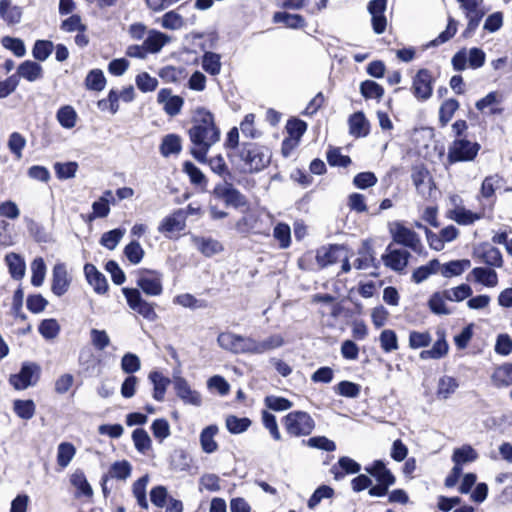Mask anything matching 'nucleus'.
Segmentation results:
<instances>
[{
    "label": "nucleus",
    "mask_w": 512,
    "mask_h": 512,
    "mask_svg": "<svg viewBox=\"0 0 512 512\" xmlns=\"http://www.w3.org/2000/svg\"><path fill=\"white\" fill-rule=\"evenodd\" d=\"M486 206L481 205L477 212H472L464 207H456L450 211L449 217L459 225H471L474 222L483 219L486 215Z\"/></svg>",
    "instance_id": "obj_20"
},
{
    "label": "nucleus",
    "mask_w": 512,
    "mask_h": 512,
    "mask_svg": "<svg viewBox=\"0 0 512 512\" xmlns=\"http://www.w3.org/2000/svg\"><path fill=\"white\" fill-rule=\"evenodd\" d=\"M380 347L385 353H391L399 348L397 334L392 329H384L379 336Z\"/></svg>",
    "instance_id": "obj_55"
},
{
    "label": "nucleus",
    "mask_w": 512,
    "mask_h": 512,
    "mask_svg": "<svg viewBox=\"0 0 512 512\" xmlns=\"http://www.w3.org/2000/svg\"><path fill=\"white\" fill-rule=\"evenodd\" d=\"M471 265L470 260L468 259H462V260H452L449 261L442 266L441 268V274L446 277L450 278L453 276H459L461 275L467 268H469Z\"/></svg>",
    "instance_id": "obj_46"
},
{
    "label": "nucleus",
    "mask_w": 512,
    "mask_h": 512,
    "mask_svg": "<svg viewBox=\"0 0 512 512\" xmlns=\"http://www.w3.org/2000/svg\"><path fill=\"white\" fill-rule=\"evenodd\" d=\"M501 102V95L497 91H491L485 97L479 99L475 103V107L480 112H485V109L489 108L488 115H501L504 112V108L499 106Z\"/></svg>",
    "instance_id": "obj_27"
},
{
    "label": "nucleus",
    "mask_w": 512,
    "mask_h": 512,
    "mask_svg": "<svg viewBox=\"0 0 512 512\" xmlns=\"http://www.w3.org/2000/svg\"><path fill=\"white\" fill-rule=\"evenodd\" d=\"M473 256L480 263H484L491 267L500 268L503 266V257L501 251L487 243L483 242L474 250Z\"/></svg>",
    "instance_id": "obj_16"
},
{
    "label": "nucleus",
    "mask_w": 512,
    "mask_h": 512,
    "mask_svg": "<svg viewBox=\"0 0 512 512\" xmlns=\"http://www.w3.org/2000/svg\"><path fill=\"white\" fill-rule=\"evenodd\" d=\"M434 83L432 72L421 68L412 78L411 92L418 101L424 102L432 96Z\"/></svg>",
    "instance_id": "obj_10"
},
{
    "label": "nucleus",
    "mask_w": 512,
    "mask_h": 512,
    "mask_svg": "<svg viewBox=\"0 0 512 512\" xmlns=\"http://www.w3.org/2000/svg\"><path fill=\"white\" fill-rule=\"evenodd\" d=\"M106 78L101 69H92L85 78V86L88 90L102 91L106 86Z\"/></svg>",
    "instance_id": "obj_51"
},
{
    "label": "nucleus",
    "mask_w": 512,
    "mask_h": 512,
    "mask_svg": "<svg viewBox=\"0 0 512 512\" xmlns=\"http://www.w3.org/2000/svg\"><path fill=\"white\" fill-rule=\"evenodd\" d=\"M361 465L348 456H342L335 463L330 472L335 480H341L346 474H356L360 472Z\"/></svg>",
    "instance_id": "obj_26"
},
{
    "label": "nucleus",
    "mask_w": 512,
    "mask_h": 512,
    "mask_svg": "<svg viewBox=\"0 0 512 512\" xmlns=\"http://www.w3.org/2000/svg\"><path fill=\"white\" fill-rule=\"evenodd\" d=\"M176 395L185 403L193 406H200L202 403L201 395L193 390L188 381L181 376L175 377L173 381Z\"/></svg>",
    "instance_id": "obj_17"
},
{
    "label": "nucleus",
    "mask_w": 512,
    "mask_h": 512,
    "mask_svg": "<svg viewBox=\"0 0 512 512\" xmlns=\"http://www.w3.org/2000/svg\"><path fill=\"white\" fill-rule=\"evenodd\" d=\"M13 411L19 418L29 420L35 415L36 405L32 399H16L13 401Z\"/></svg>",
    "instance_id": "obj_47"
},
{
    "label": "nucleus",
    "mask_w": 512,
    "mask_h": 512,
    "mask_svg": "<svg viewBox=\"0 0 512 512\" xmlns=\"http://www.w3.org/2000/svg\"><path fill=\"white\" fill-rule=\"evenodd\" d=\"M185 227L186 213L183 209H177L161 220L158 231L165 235V237L172 239L175 233L183 231Z\"/></svg>",
    "instance_id": "obj_15"
},
{
    "label": "nucleus",
    "mask_w": 512,
    "mask_h": 512,
    "mask_svg": "<svg viewBox=\"0 0 512 512\" xmlns=\"http://www.w3.org/2000/svg\"><path fill=\"white\" fill-rule=\"evenodd\" d=\"M183 172L189 177L191 184L205 189L208 183L206 176L203 172L191 161L183 163Z\"/></svg>",
    "instance_id": "obj_44"
},
{
    "label": "nucleus",
    "mask_w": 512,
    "mask_h": 512,
    "mask_svg": "<svg viewBox=\"0 0 512 512\" xmlns=\"http://www.w3.org/2000/svg\"><path fill=\"white\" fill-rule=\"evenodd\" d=\"M197 249L206 257H211L223 250L222 244L212 238L199 237L195 240Z\"/></svg>",
    "instance_id": "obj_49"
},
{
    "label": "nucleus",
    "mask_w": 512,
    "mask_h": 512,
    "mask_svg": "<svg viewBox=\"0 0 512 512\" xmlns=\"http://www.w3.org/2000/svg\"><path fill=\"white\" fill-rule=\"evenodd\" d=\"M491 382L496 388H504L512 385V362H506L497 366L492 375Z\"/></svg>",
    "instance_id": "obj_33"
},
{
    "label": "nucleus",
    "mask_w": 512,
    "mask_h": 512,
    "mask_svg": "<svg viewBox=\"0 0 512 512\" xmlns=\"http://www.w3.org/2000/svg\"><path fill=\"white\" fill-rule=\"evenodd\" d=\"M265 406L275 412L286 411L292 408L293 402L281 396L267 395L264 398Z\"/></svg>",
    "instance_id": "obj_62"
},
{
    "label": "nucleus",
    "mask_w": 512,
    "mask_h": 512,
    "mask_svg": "<svg viewBox=\"0 0 512 512\" xmlns=\"http://www.w3.org/2000/svg\"><path fill=\"white\" fill-rule=\"evenodd\" d=\"M129 308L140 314L143 318L149 321H155L157 319V313L155 312L154 304L149 303L142 298L141 292L138 288H122Z\"/></svg>",
    "instance_id": "obj_9"
},
{
    "label": "nucleus",
    "mask_w": 512,
    "mask_h": 512,
    "mask_svg": "<svg viewBox=\"0 0 512 512\" xmlns=\"http://www.w3.org/2000/svg\"><path fill=\"white\" fill-rule=\"evenodd\" d=\"M445 291L443 292H434L429 300L428 307L436 315H448L450 314V310L447 308L445 304Z\"/></svg>",
    "instance_id": "obj_54"
},
{
    "label": "nucleus",
    "mask_w": 512,
    "mask_h": 512,
    "mask_svg": "<svg viewBox=\"0 0 512 512\" xmlns=\"http://www.w3.org/2000/svg\"><path fill=\"white\" fill-rule=\"evenodd\" d=\"M148 378L153 384V398L159 402L163 401L167 387L171 383L170 379L159 371H151Z\"/></svg>",
    "instance_id": "obj_34"
},
{
    "label": "nucleus",
    "mask_w": 512,
    "mask_h": 512,
    "mask_svg": "<svg viewBox=\"0 0 512 512\" xmlns=\"http://www.w3.org/2000/svg\"><path fill=\"white\" fill-rule=\"evenodd\" d=\"M123 253L127 260L133 265L140 263L145 255L144 249L136 240L129 242L124 247Z\"/></svg>",
    "instance_id": "obj_57"
},
{
    "label": "nucleus",
    "mask_w": 512,
    "mask_h": 512,
    "mask_svg": "<svg viewBox=\"0 0 512 512\" xmlns=\"http://www.w3.org/2000/svg\"><path fill=\"white\" fill-rule=\"evenodd\" d=\"M327 162L332 167H348L351 164V158L343 155L339 147H330L326 153Z\"/></svg>",
    "instance_id": "obj_56"
},
{
    "label": "nucleus",
    "mask_w": 512,
    "mask_h": 512,
    "mask_svg": "<svg viewBox=\"0 0 512 512\" xmlns=\"http://www.w3.org/2000/svg\"><path fill=\"white\" fill-rule=\"evenodd\" d=\"M345 246L342 244H328L319 247L315 256L312 251H307L298 259V266L303 269H311L310 263L315 257L317 265L320 269L336 264L339 261V252L344 250Z\"/></svg>",
    "instance_id": "obj_6"
},
{
    "label": "nucleus",
    "mask_w": 512,
    "mask_h": 512,
    "mask_svg": "<svg viewBox=\"0 0 512 512\" xmlns=\"http://www.w3.org/2000/svg\"><path fill=\"white\" fill-rule=\"evenodd\" d=\"M281 423L290 437L309 436L315 429L316 423L312 416L302 410H294L281 418Z\"/></svg>",
    "instance_id": "obj_5"
},
{
    "label": "nucleus",
    "mask_w": 512,
    "mask_h": 512,
    "mask_svg": "<svg viewBox=\"0 0 512 512\" xmlns=\"http://www.w3.org/2000/svg\"><path fill=\"white\" fill-rule=\"evenodd\" d=\"M453 141L448 146L447 161L450 164L471 162L476 159L481 150L477 141L468 139V123L457 119L451 126Z\"/></svg>",
    "instance_id": "obj_3"
},
{
    "label": "nucleus",
    "mask_w": 512,
    "mask_h": 512,
    "mask_svg": "<svg viewBox=\"0 0 512 512\" xmlns=\"http://www.w3.org/2000/svg\"><path fill=\"white\" fill-rule=\"evenodd\" d=\"M188 136L192 143L190 154L200 163L207 162L209 149L219 141L220 129L214 115L204 107L196 109L191 120Z\"/></svg>",
    "instance_id": "obj_1"
},
{
    "label": "nucleus",
    "mask_w": 512,
    "mask_h": 512,
    "mask_svg": "<svg viewBox=\"0 0 512 512\" xmlns=\"http://www.w3.org/2000/svg\"><path fill=\"white\" fill-rule=\"evenodd\" d=\"M349 134L354 138H364L370 133V123L364 112L357 111L348 118Z\"/></svg>",
    "instance_id": "obj_24"
},
{
    "label": "nucleus",
    "mask_w": 512,
    "mask_h": 512,
    "mask_svg": "<svg viewBox=\"0 0 512 512\" xmlns=\"http://www.w3.org/2000/svg\"><path fill=\"white\" fill-rule=\"evenodd\" d=\"M53 49L52 41L36 40L32 48V55L37 61H45L51 55Z\"/></svg>",
    "instance_id": "obj_63"
},
{
    "label": "nucleus",
    "mask_w": 512,
    "mask_h": 512,
    "mask_svg": "<svg viewBox=\"0 0 512 512\" xmlns=\"http://www.w3.org/2000/svg\"><path fill=\"white\" fill-rule=\"evenodd\" d=\"M70 483L77 489V496H84L91 498L93 496V489L86 479L85 473L81 469L75 470L70 476Z\"/></svg>",
    "instance_id": "obj_38"
},
{
    "label": "nucleus",
    "mask_w": 512,
    "mask_h": 512,
    "mask_svg": "<svg viewBox=\"0 0 512 512\" xmlns=\"http://www.w3.org/2000/svg\"><path fill=\"white\" fill-rule=\"evenodd\" d=\"M285 128L289 134V137L300 141L302 136L307 131L308 125L305 121L292 117L287 120Z\"/></svg>",
    "instance_id": "obj_60"
},
{
    "label": "nucleus",
    "mask_w": 512,
    "mask_h": 512,
    "mask_svg": "<svg viewBox=\"0 0 512 512\" xmlns=\"http://www.w3.org/2000/svg\"><path fill=\"white\" fill-rule=\"evenodd\" d=\"M502 177L498 174L486 176L477 194V200L486 206V211L492 213L497 201L496 190L500 187Z\"/></svg>",
    "instance_id": "obj_13"
},
{
    "label": "nucleus",
    "mask_w": 512,
    "mask_h": 512,
    "mask_svg": "<svg viewBox=\"0 0 512 512\" xmlns=\"http://www.w3.org/2000/svg\"><path fill=\"white\" fill-rule=\"evenodd\" d=\"M438 335H439V337L434 342L431 349L422 350L420 352L419 357L422 360L441 359L448 354L449 345H448V342L446 341L445 333L441 332V333H438Z\"/></svg>",
    "instance_id": "obj_31"
},
{
    "label": "nucleus",
    "mask_w": 512,
    "mask_h": 512,
    "mask_svg": "<svg viewBox=\"0 0 512 512\" xmlns=\"http://www.w3.org/2000/svg\"><path fill=\"white\" fill-rule=\"evenodd\" d=\"M56 118L63 128L71 129L75 127L78 115L72 106L64 105L58 109Z\"/></svg>",
    "instance_id": "obj_50"
},
{
    "label": "nucleus",
    "mask_w": 512,
    "mask_h": 512,
    "mask_svg": "<svg viewBox=\"0 0 512 512\" xmlns=\"http://www.w3.org/2000/svg\"><path fill=\"white\" fill-rule=\"evenodd\" d=\"M459 384L454 377L443 376L439 379L437 396L443 399L449 398L458 388Z\"/></svg>",
    "instance_id": "obj_58"
},
{
    "label": "nucleus",
    "mask_w": 512,
    "mask_h": 512,
    "mask_svg": "<svg viewBox=\"0 0 512 512\" xmlns=\"http://www.w3.org/2000/svg\"><path fill=\"white\" fill-rule=\"evenodd\" d=\"M334 391L336 394L347 397V398H357L361 392V386L357 383L343 380L340 381L335 387Z\"/></svg>",
    "instance_id": "obj_61"
},
{
    "label": "nucleus",
    "mask_w": 512,
    "mask_h": 512,
    "mask_svg": "<svg viewBox=\"0 0 512 512\" xmlns=\"http://www.w3.org/2000/svg\"><path fill=\"white\" fill-rule=\"evenodd\" d=\"M239 158L243 162L245 171L257 173L269 166L272 151L269 147L259 143L243 142L239 149Z\"/></svg>",
    "instance_id": "obj_4"
},
{
    "label": "nucleus",
    "mask_w": 512,
    "mask_h": 512,
    "mask_svg": "<svg viewBox=\"0 0 512 512\" xmlns=\"http://www.w3.org/2000/svg\"><path fill=\"white\" fill-rule=\"evenodd\" d=\"M40 372L41 369L38 364L34 362H24L18 373L10 375L9 383L15 390H25L38 382Z\"/></svg>",
    "instance_id": "obj_8"
},
{
    "label": "nucleus",
    "mask_w": 512,
    "mask_h": 512,
    "mask_svg": "<svg viewBox=\"0 0 512 512\" xmlns=\"http://www.w3.org/2000/svg\"><path fill=\"white\" fill-rule=\"evenodd\" d=\"M284 343V338L280 334L270 335L263 341H257L256 339L250 337L249 354H264L266 352L282 347Z\"/></svg>",
    "instance_id": "obj_22"
},
{
    "label": "nucleus",
    "mask_w": 512,
    "mask_h": 512,
    "mask_svg": "<svg viewBox=\"0 0 512 512\" xmlns=\"http://www.w3.org/2000/svg\"><path fill=\"white\" fill-rule=\"evenodd\" d=\"M360 93L365 99L380 101L384 96L385 90L379 83L373 80H365L360 84Z\"/></svg>",
    "instance_id": "obj_48"
},
{
    "label": "nucleus",
    "mask_w": 512,
    "mask_h": 512,
    "mask_svg": "<svg viewBox=\"0 0 512 512\" xmlns=\"http://www.w3.org/2000/svg\"><path fill=\"white\" fill-rule=\"evenodd\" d=\"M172 91L169 88H162L157 95V101L164 104V111L169 116H176L180 113L184 100L178 95H171Z\"/></svg>",
    "instance_id": "obj_21"
},
{
    "label": "nucleus",
    "mask_w": 512,
    "mask_h": 512,
    "mask_svg": "<svg viewBox=\"0 0 512 512\" xmlns=\"http://www.w3.org/2000/svg\"><path fill=\"white\" fill-rule=\"evenodd\" d=\"M136 284L147 296H159L163 292L162 274L156 270L139 269Z\"/></svg>",
    "instance_id": "obj_11"
},
{
    "label": "nucleus",
    "mask_w": 512,
    "mask_h": 512,
    "mask_svg": "<svg viewBox=\"0 0 512 512\" xmlns=\"http://www.w3.org/2000/svg\"><path fill=\"white\" fill-rule=\"evenodd\" d=\"M14 75L18 76L19 81L22 77L29 82H34L43 77V68L35 61L25 60L17 67V71Z\"/></svg>",
    "instance_id": "obj_29"
},
{
    "label": "nucleus",
    "mask_w": 512,
    "mask_h": 512,
    "mask_svg": "<svg viewBox=\"0 0 512 512\" xmlns=\"http://www.w3.org/2000/svg\"><path fill=\"white\" fill-rule=\"evenodd\" d=\"M460 103L455 98H449L444 100L439 107V126L444 128L453 118L455 112L459 109Z\"/></svg>",
    "instance_id": "obj_37"
},
{
    "label": "nucleus",
    "mask_w": 512,
    "mask_h": 512,
    "mask_svg": "<svg viewBox=\"0 0 512 512\" xmlns=\"http://www.w3.org/2000/svg\"><path fill=\"white\" fill-rule=\"evenodd\" d=\"M390 233L395 243L408 247L417 253L421 251L422 244L419 235L401 222L396 221L390 224Z\"/></svg>",
    "instance_id": "obj_12"
},
{
    "label": "nucleus",
    "mask_w": 512,
    "mask_h": 512,
    "mask_svg": "<svg viewBox=\"0 0 512 512\" xmlns=\"http://www.w3.org/2000/svg\"><path fill=\"white\" fill-rule=\"evenodd\" d=\"M5 262L13 279L21 280L24 277L26 265L24 259L19 254L14 252L8 253L5 256Z\"/></svg>",
    "instance_id": "obj_36"
},
{
    "label": "nucleus",
    "mask_w": 512,
    "mask_h": 512,
    "mask_svg": "<svg viewBox=\"0 0 512 512\" xmlns=\"http://www.w3.org/2000/svg\"><path fill=\"white\" fill-rule=\"evenodd\" d=\"M272 21L275 24L282 23L284 27L294 30L304 29L307 26V22L301 14H292L286 11L275 12Z\"/></svg>",
    "instance_id": "obj_28"
},
{
    "label": "nucleus",
    "mask_w": 512,
    "mask_h": 512,
    "mask_svg": "<svg viewBox=\"0 0 512 512\" xmlns=\"http://www.w3.org/2000/svg\"><path fill=\"white\" fill-rule=\"evenodd\" d=\"M478 457V452L470 444H464L453 450L451 459L455 467L463 469L465 464L475 462Z\"/></svg>",
    "instance_id": "obj_30"
},
{
    "label": "nucleus",
    "mask_w": 512,
    "mask_h": 512,
    "mask_svg": "<svg viewBox=\"0 0 512 512\" xmlns=\"http://www.w3.org/2000/svg\"><path fill=\"white\" fill-rule=\"evenodd\" d=\"M439 269L440 262L438 259H432L426 265L416 268L412 273L411 280L416 284L422 283L432 274L437 273Z\"/></svg>",
    "instance_id": "obj_43"
},
{
    "label": "nucleus",
    "mask_w": 512,
    "mask_h": 512,
    "mask_svg": "<svg viewBox=\"0 0 512 512\" xmlns=\"http://www.w3.org/2000/svg\"><path fill=\"white\" fill-rule=\"evenodd\" d=\"M158 76L164 83L179 84L187 78L188 71L183 66L166 65L159 70Z\"/></svg>",
    "instance_id": "obj_32"
},
{
    "label": "nucleus",
    "mask_w": 512,
    "mask_h": 512,
    "mask_svg": "<svg viewBox=\"0 0 512 512\" xmlns=\"http://www.w3.org/2000/svg\"><path fill=\"white\" fill-rule=\"evenodd\" d=\"M0 17L9 25L18 24L21 21L22 10L18 6H12L11 0H0Z\"/></svg>",
    "instance_id": "obj_39"
},
{
    "label": "nucleus",
    "mask_w": 512,
    "mask_h": 512,
    "mask_svg": "<svg viewBox=\"0 0 512 512\" xmlns=\"http://www.w3.org/2000/svg\"><path fill=\"white\" fill-rule=\"evenodd\" d=\"M217 343L233 354H249L250 337L226 331L218 334Z\"/></svg>",
    "instance_id": "obj_14"
},
{
    "label": "nucleus",
    "mask_w": 512,
    "mask_h": 512,
    "mask_svg": "<svg viewBox=\"0 0 512 512\" xmlns=\"http://www.w3.org/2000/svg\"><path fill=\"white\" fill-rule=\"evenodd\" d=\"M159 151L163 157L178 155L182 151V139L178 134L170 133L162 138Z\"/></svg>",
    "instance_id": "obj_35"
},
{
    "label": "nucleus",
    "mask_w": 512,
    "mask_h": 512,
    "mask_svg": "<svg viewBox=\"0 0 512 512\" xmlns=\"http://www.w3.org/2000/svg\"><path fill=\"white\" fill-rule=\"evenodd\" d=\"M410 253L406 250L394 249L382 255L384 264L393 271L401 272L408 264Z\"/></svg>",
    "instance_id": "obj_25"
},
{
    "label": "nucleus",
    "mask_w": 512,
    "mask_h": 512,
    "mask_svg": "<svg viewBox=\"0 0 512 512\" xmlns=\"http://www.w3.org/2000/svg\"><path fill=\"white\" fill-rule=\"evenodd\" d=\"M201 65L206 73L216 76L221 72V55L212 51H206L202 55Z\"/></svg>",
    "instance_id": "obj_41"
},
{
    "label": "nucleus",
    "mask_w": 512,
    "mask_h": 512,
    "mask_svg": "<svg viewBox=\"0 0 512 512\" xmlns=\"http://www.w3.org/2000/svg\"><path fill=\"white\" fill-rule=\"evenodd\" d=\"M225 424L231 434H241L251 426L252 422L247 417L239 418L235 415H228Z\"/></svg>",
    "instance_id": "obj_52"
},
{
    "label": "nucleus",
    "mask_w": 512,
    "mask_h": 512,
    "mask_svg": "<svg viewBox=\"0 0 512 512\" xmlns=\"http://www.w3.org/2000/svg\"><path fill=\"white\" fill-rule=\"evenodd\" d=\"M273 237L279 242L281 249H286L291 244V229L286 223H278L273 230Z\"/></svg>",
    "instance_id": "obj_64"
},
{
    "label": "nucleus",
    "mask_w": 512,
    "mask_h": 512,
    "mask_svg": "<svg viewBox=\"0 0 512 512\" xmlns=\"http://www.w3.org/2000/svg\"><path fill=\"white\" fill-rule=\"evenodd\" d=\"M210 193L214 200L222 202L227 208H246L243 216L235 223V229L238 233L246 236L254 230L259 217L249 209L250 202L248 198L233 183L227 181L217 183Z\"/></svg>",
    "instance_id": "obj_2"
},
{
    "label": "nucleus",
    "mask_w": 512,
    "mask_h": 512,
    "mask_svg": "<svg viewBox=\"0 0 512 512\" xmlns=\"http://www.w3.org/2000/svg\"><path fill=\"white\" fill-rule=\"evenodd\" d=\"M84 274L87 282L93 287L95 293L103 295L108 292L109 285L107 279L95 265L86 263L84 265Z\"/></svg>",
    "instance_id": "obj_19"
},
{
    "label": "nucleus",
    "mask_w": 512,
    "mask_h": 512,
    "mask_svg": "<svg viewBox=\"0 0 512 512\" xmlns=\"http://www.w3.org/2000/svg\"><path fill=\"white\" fill-rule=\"evenodd\" d=\"M464 13L466 18L468 19V23L465 30L462 33V36L464 38H469L475 33L477 27L479 26V23L481 22L484 16V12L481 11L479 7H475L469 10H464Z\"/></svg>",
    "instance_id": "obj_45"
},
{
    "label": "nucleus",
    "mask_w": 512,
    "mask_h": 512,
    "mask_svg": "<svg viewBox=\"0 0 512 512\" xmlns=\"http://www.w3.org/2000/svg\"><path fill=\"white\" fill-rule=\"evenodd\" d=\"M76 454L75 446L70 442H62L58 445L57 449V464L61 468H65L69 465L71 460Z\"/></svg>",
    "instance_id": "obj_53"
},
{
    "label": "nucleus",
    "mask_w": 512,
    "mask_h": 512,
    "mask_svg": "<svg viewBox=\"0 0 512 512\" xmlns=\"http://www.w3.org/2000/svg\"><path fill=\"white\" fill-rule=\"evenodd\" d=\"M218 428L216 425H210L204 428L200 434V444L205 453L211 454L218 450V443L214 440Z\"/></svg>",
    "instance_id": "obj_42"
},
{
    "label": "nucleus",
    "mask_w": 512,
    "mask_h": 512,
    "mask_svg": "<svg viewBox=\"0 0 512 512\" xmlns=\"http://www.w3.org/2000/svg\"><path fill=\"white\" fill-rule=\"evenodd\" d=\"M476 282L486 286L495 287L498 283V275L494 269L487 267H475L471 271Z\"/></svg>",
    "instance_id": "obj_40"
},
{
    "label": "nucleus",
    "mask_w": 512,
    "mask_h": 512,
    "mask_svg": "<svg viewBox=\"0 0 512 512\" xmlns=\"http://www.w3.org/2000/svg\"><path fill=\"white\" fill-rule=\"evenodd\" d=\"M365 471L377 481V484L368 490V494L372 497L387 495L389 487L396 482L395 475L382 460H374L370 465L365 466Z\"/></svg>",
    "instance_id": "obj_7"
},
{
    "label": "nucleus",
    "mask_w": 512,
    "mask_h": 512,
    "mask_svg": "<svg viewBox=\"0 0 512 512\" xmlns=\"http://www.w3.org/2000/svg\"><path fill=\"white\" fill-rule=\"evenodd\" d=\"M132 468L130 463L127 460L116 461L114 462L106 475L109 478H115L118 480H125L131 474Z\"/></svg>",
    "instance_id": "obj_59"
},
{
    "label": "nucleus",
    "mask_w": 512,
    "mask_h": 512,
    "mask_svg": "<svg viewBox=\"0 0 512 512\" xmlns=\"http://www.w3.org/2000/svg\"><path fill=\"white\" fill-rule=\"evenodd\" d=\"M353 266L357 270H364L369 267H379L376 261L375 252L369 241L362 242L361 247L358 249V257L354 260Z\"/></svg>",
    "instance_id": "obj_23"
},
{
    "label": "nucleus",
    "mask_w": 512,
    "mask_h": 512,
    "mask_svg": "<svg viewBox=\"0 0 512 512\" xmlns=\"http://www.w3.org/2000/svg\"><path fill=\"white\" fill-rule=\"evenodd\" d=\"M71 284L65 263H57L52 270L51 290L54 295L60 297L64 295Z\"/></svg>",
    "instance_id": "obj_18"
}]
</instances>
